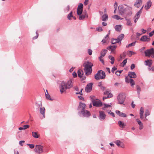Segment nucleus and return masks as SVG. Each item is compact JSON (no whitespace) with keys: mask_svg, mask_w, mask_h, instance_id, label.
<instances>
[{"mask_svg":"<svg viewBox=\"0 0 154 154\" xmlns=\"http://www.w3.org/2000/svg\"><path fill=\"white\" fill-rule=\"evenodd\" d=\"M126 8H125L122 5H120L118 7L119 12L121 15H123L126 12Z\"/></svg>","mask_w":154,"mask_h":154,"instance_id":"nucleus-9","label":"nucleus"},{"mask_svg":"<svg viewBox=\"0 0 154 154\" xmlns=\"http://www.w3.org/2000/svg\"><path fill=\"white\" fill-rule=\"evenodd\" d=\"M71 17H73L72 11H71L68 15L67 18L68 20H70Z\"/></svg>","mask_w":154,"mask_h":154,"instance_id":"nucleus-38","label":"nucleus"},{"mask_svg":"<svg viewBox=\"0 0 154 154\" xmlns=\"http://www.w3.org/2000/svg\"><path fill=\"white\" fill-rule=\"evenodd\" d=\"M115 28L116 31L120 32L122 29V26L121 25H116L115 27Z\"/></svg>","mask_w":154,"mask_h":154,"instance_id":"nucleus-20","label":"nucleus"},{"mask_svg":"<svg viewBox=\"0 0 154 154\" xmlns=\"http://www.w3.org/2000/svg\"><path fill=\"white\" fill-rule=\"evenodd\" d=\"M127 58L125 59L122 62V63L123 64V66H124L125 65L127 62Z\"/></svg>","mask_w":154,"mask_h":154,"instance_id":"nucleus-47","label":"nucleus"},{"mask_svg":"<svg viewBox=\"0 0 154 154\" xmlns=\"http://www.w3.org/2000/svg\"><path fill=\"white\" fill-rule=\"evenodd\" d=\"M150 38L147 35H143L141 37V38H140V40L143 42H149L150 41Z\"/></svg>","mask_w":154,"mask_h":154,"instance_id":"nucleus-12","label":"nucleus"},{"mask_svg":"<svg viewBox=\"0 0 154 154\" xmlns=\"http://www.w3.org/2000/svg\"><path fill=\"white\" fill-rule=\"evenodd\" d=\"M95 96H90V98L92 102V101H93L94 100H95Z\"/></svg>","mask_w":154,"mask_h":154,"instance_id":"nucleus-46","label":"nucleus"},{"mask_svg":"<svg viewBox=\"0 0 154 154\" xmlns=\"http://www.w3.org/2000/svg\"><path fill=\"white\" fill-rule=\"evenodd\" d=\"M128 76L131 78H135L137 77V75L134 72H128Z\"/></svg>","mask_w":154,"mask_h":154,"instance_id":"nucleus-14","label":"nucleus"},{"mask_svg":"<svg viewBox=\"0 0 154 154\" xmlns=\"http://www.w3.org/2000/svg\"><path fill=\"white\" fill-rule=\"evenodd\" d=\"M118 124L119 125V126L121 128H124L125 127V125H124V124L123 122H122L120 121H119L118 122Z\"/></svg>","mask_w":154,"mask_h":154,"instance_id":"nucleus-32","label":"nucleus"},{"mask_svg":"<svg viewBox=\"0 0 154 154\" xmlns=\"http://www.w3.org/2000/svg\"><path fill=\"white\" fill-rule=\"evenodd\" d=\"M112 17L113 18L115 19L118 20H122L123 19L122 18H121L120 17L117 15H114Z\"/></svg>","mask_w":154,"mask_h":154,"instance_id":"nucleus-28","label":"nucleus"},{"mask_svg":"<svg viewBox=\"0 0 154 154\" xmlns=\"http://www.w3.org/2000/svg\"><path fill=\"white\" fill-rule=\"evenodd\" d=\"M86 14L87 13L86 12L85 13V14L84 13H83V14L81 15H80V16L79 17V20H82L84 19L85 18V16L86 15Z\"/></svg>","mask_w":154,"mask_h":154,"instance_id":"nucleus-27","label":"nucleus"},{"mask_svg":"<svg viewBox=\"0 0 154 154\" xmlns=\"http://www.w3.org/2000/svg\"><path fill=\"white\" fill-rule=\"evenodd\" d=\"M119 40H118V38L114 39L112 38V40L111 41V43L112 44H115L117 43H119L120 42H118Z\"/></svg>","mask_w":154,"mask_h":154,"instance_id":"nucleus-26","label":"nucleus"},{"mask_svg":"<svg viewBox=\"0 0 154 154\" xmlns=\"http://www.w3.org/2000/svg\"><path fill=\"white\" fill-rule=\"evenodd\" d=\"M144 109L143 107H141L140 110V117L141 119H143V113H144Z\"/></svg>","mask_w":154,"mask_h":154,"instance_id":"nucleus-16","label":"nucleus"},{"mask_svg":"<svg viewBox=\"0 0 154 154\" xmlns=\"http://www.w3.org/2000/svg\"><path fill=\"white\" fill-rule=\"evenodd\" d=\"M110 112L111 110H110L109 112H108V113L111 115L113 117H115V116L114 113L112 112Z\"/></svg>","mask_w":154,"mask_h":154,"instance_id":"nucleus-56","label":"nucleus"},{"mask_svg":"<svg viewBox=\"0 0 154 154\" xmlns=\"http://www.w3.org/2000/svg\"><path fill=\"white\" fill-rule=\"evenodd\" d=\"M27 145L29 146V148L31 149H32L34 147V145L32 144H27Z\"/></svg>","mask_w":154,"mask_h":154,"instance_id":"nucleus-49","label":"nucleus"},{"mask_svg":"<svg viewBox=\"0 0 154 154\" xmlns=\"http://www.w3.org/2000/svg\"><path fill=\"white\" fill-rule=\"evenodd\" d=\"M124 35L123 34H121L119 35L118 38V40H119L118 42H121L122 39L124 38Z\"/></svg>","mask_w":154,"mask_h":154,"instance_id":"nucleus-24","label":"nucleus"},{"mask_svg":"<svg viewBox=\"0 0 154 154\" xmlns=\"http://www.w3.org/2000/svg\"><path fill=\"white\" fill-rule=\"evenodd\" d=\"M40 113L42 114L44 118H45V109L44 107H41L40 109Z\"/></svg>","mask_w":154,"mask_h":154,"instance_id":"nucleus-21","label":"nucleus"},{"mask_svg":"<svg viewBox=\"0 0 154 154\" xmlns=\"http://www.w3.org/2000/svg\"><path fill=\"white\" fill-rule=\"evenodd\" d=\"M132 8L129 6H127L126 8L125 14L127 16H130L132 14Z\"/></svg>","mask_w":154,"mask_h":154,"instance_id":"nucleus-11","label":"nucleus"},{"mask_svg":"<svg viewBox=\"0 0 154 154\" xmlns=\"http://www.w3.org/2000/svg\"><path fill=\"white\" fill-rule=\"evenodd\" d=\"M139 125L140 126L139 127V129L140 130H141L143 128V125L142 123L141 124H139Z\"/></svg>","mask_w":154,"mask_h":154,"instance_id":"nucleus-51","label":"nucleus"},{"mask_svg":"<svg viewBox=\"0 0 154 154\" xmlns=\"http://www.w3.org/2000/svg\"><path fill=\"white\" fill-rule=\"evenodd\" d=\"M106 75L105 72L102 70L98 71L94 75V78L96 80H98L100 79H104Z\"/></svg>","mask_w":154,"mask_h":154,"instance_id":"nucleus-4","label":"nucleus"},{"mask_svg":"<svg viewBox=\"0 0 154 154\" xmlns=\"http://www.w3.org/2000/svg\"><path fill=\"white\" fill-rule=\"evenodd\" d=\"M125 80L126 83H128L129 82V78L128 77H126L125 78Z\"/></svg>","mask_w":154,"mask_h":154,"instance_id":"nucleus-59","label":"nucleus"},{"mask_svg":"<svg viewBox=\"0 0 154 154\" xmlns=\"http://www.w3.org/2000/svg\"><path fill=\"white\" fill-rule=\"evenodd\" d=\"M136 42L135 41L134 42L131 43V44H130L129 45H130V46L131 47V46H134L135 45Z\"/></svg>","mask_w":154,"mask_h":154,"instance_id":"nucleus-57","label":"nucleus"},{"mask_svg":"<svg viewBox=\"0 0 154 154\" xmlns=\"http://www.w3.org/2000/svg\"><path fill=\"white\" fill-rule=\"evenodd\" d=\"M92 103L94 106L96 107H100L102 105V102L100 100L97 101V100H96L92 101Z\"/></svg>","mask_w":154,"mask_h":154,"instance_id":"nucleus-10","label":"nucleus"},{"mask_svg":"<svg viewBox=\"0 0 154 154\" xmlns=\"http://www.w3.org/2000/svg\"><path fill=\"white\" fill-rule=\"evenodd\" d=\"M85 104L82 103H80L77 110L79 111L78 113L80 116L88 117L90 115V112L85 109Z\"/></svg>","mask_w":154,"mask_h":154,"instance_id":"nucleus-1","label":"nucleus"},{"mask_svg":"<svg viewBox=\"0 0 154 154\" xmlns=\"http://www.w3.org/2000/svg\"><path fill=\"white\" fill-rule=\"evenodd\" d=\"M78 76L80 78H81L82 75H83L84 72L82 70L79 69L78 70Z\"/></svg>","mask_w":154,"mask_h":154,"instance_id":"nucleus-22","label":"nucleus"},{"mask_svg":"<svg viewBox=\"0 0 154 154\" xmlns=\"http://www.w3.org/2000/svg\"><path fill=\"white\" fill-rule=\"evenodd\" d=\"M102 57L101 56H100L99 57L100 61L102 62V64L104 65V62L103 59H102Z\"/></svg>","mask_w":154,"mask_h":154,"instance_id":"nucleus-44","label":"nucleus"},{"mask_svg":"<svg viewBox=\"0 0 154 154\" xmlns=\"http://www.w3.org/2000/svg\"><path fill=\"white\" fill-rule=\"evenodd\" d=\"M100 89L103 91H104L106 89V87L103 86H101L100 87Z\"/></svg>","mask_w":154,"mask_h":154,"instance_id":"nucleus-64","label":"nucleus"},{"mask_svg":"<svg viewBox=\"0 0 154 154\" xmlns=\"http://www.w3.org/2000/svg\"><path fill=\"white\" fill-rule=\"evenodd\" d=\"M103 105L104 106L102 108V109L103 110H105L106 108H107L109 107H111V105L109 104H107L106 103H104Z\"/></svg>","mask_w":154,"mask_h":154,"instance_id":"nucleus-40","label":"nucleus"},{"mask_svg":"<svg viewBox=\"0 0 154 154\" xmlns=\"http://www.w3.org/2000/svg\"><path fill=\"white\" fill-rule=\"evenodd\" d=\"M136 88L137 91V93L138 96H139L140 94V92L141 91L140 87L139 85H137L136 86Z\"/></svg>","mask_w":154,"mask_h":154,"instance_id":"nucleus-34","label":"nucleus"},{"mask_svg":"<svg viewBox=\"0 0 154 154\" xmlns=\"http://www.w3.org/2000/svg\"><path fill=\"white\" fill-rule=\"evenodd\" d=\"M145 65L146 66H148L149 67L151 66L152 63V61L151 60H148L145 61Z\"/></svg>","mask_w":154,"mask_h":154,"instance_id":"nucleus-18","label":"nucleus"},{"mask_svg":"<svg viewBox=\"0 0 154 154\" xmlns=\"http://www.w3.org/2000/svg\"><path fill=\"white\" fill-rule=\"evenodd\" d=\"M136 122H137L138 124L139 125L140 124H141L142 122H141V121L139 119H136Z\"/></svg>","mask_w":154,"mask_h":154,"instance_id":"nucleus-61","label":"nucleus"},{"mask_svg":"<svg viewBox=\"0 0 154 154\" xmlns=\"http://www.w3.org/2000/svg\"><path fill=\"white\" fill-rule=\"evenodd\" d=\"M109 58L111 61V62H110L112 64H113L115 61V59L114 57L111 55H109Z\"/></svg>","mask_w":154,"mask_h":154,"instance_id":"nucleus-29","label":"nucleus"},{"mask_svg":"<svg viewBox=\"0 0 154 154\" xmlns=\"http://www.w3.org/2000/svg\"><path fill=\"white\" fill-rule=\"evenodd\" d=\"M141 2V0H136L134 5L135 7L139 8L140 6V3Z\"/></svg>","mask_w":154,"mask_h":154,"instance_id":"nucleus-19","label":"nucleus"},{"mask_svg":"<svg viewBox=\"0 0 154 154\" xmlns=\"http://www.w3.org/2000/svg\"><path fill=\"white\" fill-rule=\"evenodd\" d=\"M83 66L85 67L84 69L86 75H87L88 72L91 73L92 72V67L93 64L87 61L84 63Z\"/></svg>","mask_w":154,"mask_h":154,"instance_id":"nucleus-3","label":"nucleus"},{"mask_svg":"<svg viewBox=\"0 0 154 154\" xmlns=\"http://www.w3.org/2000/svg\"><path fill=\"white\" fill-rule=\"evenodd\" d=\"M72 75L73 77L74 78H75L77 77V73L75 72V71H74L72 73Z\"/></svg>","mask_w":154,"mask_h":154,"instance_id":"nucleus-52","label":"nucleus"},{"mask_svg":"<svg viewBox=\"0 0 154 154\" xmlns=\"http://www.w3.org/2000/svg\"><path fill=\"white\" fill-rule=\"evenodd\" d=\"M73 86V84L71 79L69 80L67 82L64 81H62L59 85V89L61 94L66 92L67 89L71 88Z\"/></svg>","mask_w":154,"mask_h":154,"instance_id":"nucleus-2","label":"nucleus"},{"mask_svg":"<svg viewBox=\"0 0 154 154\" xmlns=\"http://www.w3.org/2000/svg\"><path fill=\"white\" fill-rule=\"evenodd\" d=\"M88 53L90 55H91L92 54V51L91 49H88Z\"/></svg>","mask_w":154,"mask_h":154,"instance_id":"nucleus-50","label":"nucleus"},{"mask_svg":"<svg viewBox=\"0 0 154 154\" xmlns=\"http://www.w3.org/2000/svg\"><path fill=\"white\" fill-rule=\"evenodd\" d=\"M43 147L41 145H36L34 149V151L40 154L43 151Z\"/></svg>","mask_w":154,"mask_h":154,"instance_id":"nucleus-7","label":"nucleus"},{"mask_svg":"<svg viewBox=\"0 0 154 154\" xmlns=\"http://www.w3.org/2000/svg\"><path fill=\"white\" fill-rule=\"evenodd\" d=\"M32 134L33 137L35 138H37L39 137L38 135V133L37 132H33Z\"/></svg>","mask_w":154,"mask_h":154,"instance_id":"nucleus-33","label":"nucleus"},{"mask_svg":"<svg viewBox=\"0 0 154 154\" xmlns=\"http://www.w3.org/2000/svg\"><path fill=\"white\" fill-rule=\"evenodd\" d=\"M117 69V68L115 67H114L112 68V72L113 73L114 72V71L116 70Z\"/></svg>","mask_w":154,"mask_h":154,"instance_id":"nucleus-60","label":"nucleus"},{"mask_svg":"<svg viewBox=\"0 0 154 154\" xmlns=\"http://www.w3.org/2000/svg\"><path fill=\"white\" fill-rule=\"evenodd\" d=\"M83 9H77V12L78 15H81Z\"/></svg>","mask_w":154,"mask_h":154,"instance_id":"nucleus-36","label":"nucleus"},{"mask_svg":"<svg viewBox=\"0 0 154 154\" xmlns=\"http://www.w3.org/2000/svg\"><path fill=\"white\" fill-rule=\"evenodd\" d=\"M93 85L92 83H90L86 85L85 88V91L86 92L89 93L92 91Z\"/></svg>","mask_w":154,"mask_h":154,"instance_id":"nucleus-8","label":"nucleus"},{"mask_svg":"<svg viewBox=\"0 0 154 154\" xmlns=\"http://www.w3.org/2000/svg\"><path fill=\"white\" fill-rule=\"evenodd\" d=\"M78 98L81 100H84V98L81 96H79L78 97Z\"/></svg>","mask_w":154,"mask_h":154,"instance_id":"nucleus-62","label":"nucleus"},{"mask_svg":"<svg viewBox=\"0 0 154 154\" xmlns=\"http://www.w3.org/2000/svg\"><path fill=\"white\" fill-rule=\"evenodd\" d=\"M109 91H107V90H106L104 92V95H107L109 94Z\"/></svg>","mask_w":154,"mask_h":154,"instance_id":"nucleus-63","label":"nucleus"},{"mask_svg":"<svg viewBox=\"0 0 154 154\" xmlns=\"http://www.w3.org/2000/svg\"><path fill=\"white\" fill-rule=\"evenodd\" d=\"M97 30L98 32H101L103 31L102 28L101 27L97 28Z\"/></svg>","mask_w":154,"mask_h":154,"instance_id":"nucleus-54","label":"nucleus"},{"mask_svg":"<svg viewBox=\"0 0 154 154\" xmlns=\"http://www.w3.org/2000/svg\"><path fill=\"white\" fill-rule=\"evenodd\" d=\"M144 53L146 56L150 57L152 55L153 57H154V49L153 48L146 50L144 51Z\"/></svg>","mask_w":154,"mask_h":154,"instance_id":"nucleus-6","label":"nucleus"},{"mask_svg":"<svg viewBox=\"0 0 154 154\" xmlns=\"http://www.w3.org/2000/svg\"><path fill=\"white\" fill-rule=\"evenodd\" d=\"M129 82H130V83L131 86H133L135 84L134 81L131 79H130Z\"/></svg>","mask_w":154,"mask_h":154,"instance_id":"nucleus-35","label":"nucleus"},{"mask_svg":"<svg viewBox=\"0 0 154 154\" xmlns=\"http://www.w3.org/2000/svg\"><path fill=\"white\" fill-rule=\"evenodd\" d=\"M145 118H146L147 116L150 115V113L149 110L148 109L146 110L145 111Z\"/></svg>","mask_w":154,"mask_h":154,"instance_id":"nucleus-37","label":"nucleus"},{"mask_svg":"<svg viewBox=\"0 0 154 154\" xmlns=\"http://www.w3.org/2000/svg\"><path fill=\"white\" fill-rule=\"evenodd\" d=\"M99 117L100 118V120L102 121L104 120L106 117V115L103 111H99Z\"/></svg>","mask_w":154,"mask_h":154,"instance_id":"nucleus-13","label":"nucleus"},{"mask_svg":"<svg viewBox=\"0 0 154 154\" xmlns=\"http://www.w3.org/2000/svg\"><path fill=\"white\" fill-rule=\"evenodd\" d=\"M36 36H35V37H33V39H37L38 37V32H37V31L36 32Z\"/></svg>","mask_w":154,"mask_h":154,"instance_id":"nucleus-55","label":"nucleus"},{"mask_svg":"<svg viewBox=\"0 0 154 154\" xmlns=\"http://www.w3.org/2000/svg\"><path fill=\"white\" fill-rule=\"evenodd\" d=\"M107 51V50L106 49H103L102 50L100 53L101 56L102 57H104Z\"/></svg>","mask_w":154,"mask_h":154,"instance_id":"nucleus-23","label":"nucleus"},{"mask_svg":"<svg viewBox=\"0 0 154 154\" xmlns=\"http://www.w3.org/2000/svg\"><path fill=\"white\" fill-rule=\"evenodd\" d=\"M83 5L82 4L80 3L77 9H83Z\"/></svg>","mask_w":154,"mask_h":154,"instance_id":"nucleus-43","label":"nucleus"},{"mask_svg":"<svg viewBox=\"0 0 154 154\" xmlns=\"http://www.w3.org/2000/svg\"><path fill=\"white\" fill-rule=\"evenodd\" d=\"M151 5L152 2L151 1L149 0L147 2L145 6V8L146 10H147L150 8L151 6Z\"/></svg>","mask_w":154,"mask_h":154,"instance_id":"nucleus-17","label":"nucleus"},{"mask_svg":"<svg viewBox=\"0 0 154 154\" xmlns=\"http://www.w3.org/2000/svg\"><path fill=\"white\" fill-rule=\"evenodd\" d=\"M45 97L48 100H49L51 101H52L53 100V99L50 96L49 94L47 95H45Z\"/></svg>","mask_w":154,"mask_h":154,"instance_id":"nucleus-41","label":"nucleus"},{"mask_svg":"<svg viewBox=\"0 0 154 154\" xmlns=\"http://www.w3.org/2000/svg\"><path fill=\"white\" fill-rule=\"evenodd\" d=\"M126 24L128 26H131L132 25V23H131V20L130 21H128L127 22Z\"/></svg>","mask_w":154,"mask_h":154,"instance_id":"nucleus-48","label":"nucleus"},{"mask_svg":"<svg viewBox=\"0 0 154 154\" xmlns=\"http://www.w3.org/2000/svg\"><path fill=\"white\" fill-rule=\"evenodd\" d=\"M102 20L103 21H106L108 19V15L106 13L104 15H103L102 16Z\"/></svg>","mask_w":154,"mask_h":154,"instance_id":"nucleus-25","label":"nucleus"},{"mask_svg":"<svg viewBox=\"0 0 154 154\" xmlns=\"http://www.w3.org/2000/svg\"><path fill=\"white\" fill-rule=\"evenodd\" d=\"M29 127V125H25L23 127H20V131L24 130L28 128Z\"/></svg>","mask_w":154,"mask_h":154,"instance_id":"nucleus-30","label":"nucleus"},{"mask_svg":"<svg viewBox=\"0 0 154 154\" xmlns=\"http://www.w3.org/2000/svg\"><path fill=\"white\" fill-rule=\"evenodd\" d=\"M125 99V94L124 93H120L117 97V99L118 101V103L125 105V104H124L123 103Z\"/></svg>","mask_w":154,"mask_h":154,"instance_id":"nucleus-5","label":"nucleus"},{"mask_svg":"<svg viewBox=\"0 0 154 154\" xmlns=\"http://www.w3.org/2000/svg\"><path fill=\"white\" fill-rule=\"evenodd\" d=\"M115 112L117 115L120 117H125L127 116V115L126 114L121 112L119 110H116Z\"/></svg>","mask_w":154,"mask_h":154,"instance_id":"nucleus-15","label":"nucleus"},{"mask_svg":"<svg viewBox=\"0 0 154 154\" xmlns=\"http://www.w3.org/2000/svg\"><path fill=\"white\" fill-rule=\"evenodd\" d=\"M135 65L134 64H132L131 65V67H130L131 69V70H132V69H134L135 68Z\"/></svg>","mask_w":154,"mask_h":154,"instance_id":"nucleus-53","label":"nucleus"},{"mask_svg":"<svg viewBox=\"0 0 154 154\" xmlns=\"http://www.w3.org/2000/svg\"><path fill=\"white\" fill-rule=\"evenodd\" d=\"M142 11H141L140 10H139L136 14L134 18H135L136 17V16H137V17H139L140 14L141 13Z\"/></svg>","mask_w":154,"mask_h":154,"instance_id":"nucleus-39","label":"nucleus"},{"mask_svg":"<svg viewBox=\"0 0 154 154\" xmlns=\"http://www.w3.org/2000/svg\"><path fill=\"white\" fill-rule=\"evenodd\" d=\"M107 49L109 50H110L111 52H113L115 50L114 49L112 48V46H109L108 47H107Z\"/></svg>","mask_w":154,"mask_h":154,"instance_id":"nucleus-42","label":"nucleus"},{"mask_svg":"<svg viewBox=\"0 0 154 154\" xmlns=\"http://www.w3.org/2000/svg\"><path fill=\"white\" fill-rule=\"evenodd\" d=\"M113 96V95L112 94L109 93V94L107 95V97H103V100H104L106 98H109L112 97Z\"/></svg>","mask_w":154,"mask_h":154,"instance_id":"nucleus-31","label":"nucleus"},{"mask_svg":"<svg viewBox=\"0 0 154 154\" xmlns=\"http://www.w3.org/2000/svg\"><path fill=\"white\" fill-rule=\"evenodd\" d=\"M119 146L120 147L122 148H124L125 147V145H124V143L122 142H121Z\"/></svg>","mask_w":154,"mask_h":154,"instance_id":"nucleus-58","label":"nucleus"},{"mask_svg":"<svg viewBox=\"0 0 154 154\" xmlns=\"http://www.w3.org/2000/svg\"><path fill=\"white\" fill-rule=\"evenodd\" d=\"M122 142H121L119 140H117L115 142V143L116 144V145L118 146H119L120 145V144Z\"/></svg>","mask_w":154,"mask_h":154,"instance_id":"nucleus-45","label":"nucleus"}]
</instances>
